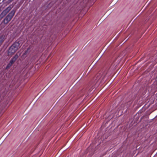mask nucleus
<instances>
[{"instance_id":"obj_1","label":"nucleus","mask_w":157,"mask_h":157,"mask_svg":"<svg viewBox=\"0 0 157 157\" xmlns=\"http://www.w3.org/2000/svg\"><path fill=\"white\" fill-rule=\"evenodd\" d=\"M20 44L18 42L13 44L9 48L8 53L9 55H12L14 53L17 49L20 48Z\"/></svg>"},{"instance_id":"obj_2","label":"nucleus","mask_w":157,"mask_h":157,"mask_svg":"<svg viewBox=\"0 0 157 157\" xmlns=\"http://www.w3.org/2000/svg\"><path fill=\"white\" fill-rule=\"evenodd\" d=\"M15 13V11L14 10L12 11L9 15L6 17L4 21V22L5 24H7L11 20L13 17Z\"/></svg>"},{"instance_id":"obj_3","label":"nucleus","mask_w":157,"mask_h":157,"mask_svg":"<svg viewBox=\"0 0 157 157\" xmlns=\"http://www.w3.org/2000/svg\"><path fill=\"white\" fill-rule=\"evenodd\" d=\"M104 77V75H102V74H99L98 75L96 78V80L97 82H101L102 80Z\"/></svg>"},{"instance_id":"obj_4","label":"nucleus","mask_w":157,"mask_h":157,"mask_svg":"<svg viewBox=\"0 0 157 157\" xmlns=\"http://www.w3.org/2000/svg\"><path fill=\"white\" fill-rule=\"evenodd\" d=\"M18 57V56L17 55H15L14 57H13L10 60V63L13 64L17 58Z\"/></svg>"},{"instance_id":"obj_5","label":"nucleus","mask_w":157,"mask_h":157,"mask_svg":"<svg viewBox=\"0 0 157 157\" xmlns=\"http://www.w3.org/2000/svg\"><path fill=\"white\" fill-rule=\"evenodd\" d=\"M5 39V36L2 35L0 37V46L2 44Z\"/></svg>"},{"instance_id":"obj_6","label":"nucleus","mask_w":157,"mask_h":157,"mask_svg":"<svg viewBox=\"0 0 157 157\" xmlns=\"http://www.w3.org/2000/svg\"><path fill=\"white\" fill-rule=\"evenodd\" d=\"M12 7L11 6L8 7L3 12V13L4 14H6L8 13L9 11L11 9Z\"/></svg>"},{"instance_id":"obj_7","label":"nucleus","mask_w":157,"mask_h":157,"mask_svg":"<svg viewBox=\"0 0 157 157\" xmlns=\"http://www.w3.org/2000/svg\"><path fill=\"white\" fill-rule=\"evenodd\" d=\"M12 65V64L10 62V63L7 65L6 69H8V68H9L10 67H11Z\"/></svg>"}]
</instances>
